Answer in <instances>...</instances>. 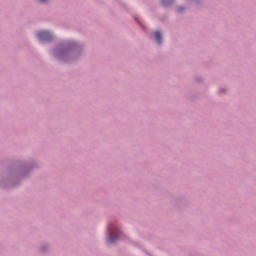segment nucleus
<instances>
[{
    "label": "nucleus",
    "mask_w": 256,
    "mask_h": 256,
    "mask_svg": "<svg viewBox=\"0 0 256 256\" xmlns=\"http://www.w3.org/2000/svg\"><path fill=\"white\" fill-rule=\"evenodd\" d=\"M37 37L40 39V41H51L52 39L51 33L49 31H40L37 33Z\"/></svg>",
    "instance_id": "nucleus-1"
},
{
    "label": "nucleus",
    "mask_w": 256,
    "mask_h": 256,
    "mask_svg": "<svg viewBox=\"0 0 256 256\" xmlns=\"http://www.w3.org/2000/svg\"><path fill=\"white\" fill-rule=\"evenodd\" d=\"M154 37H155L156 42H157L159 45H161V43H163V38H162V36H161V32L155 31V32H154Z\"/></svg>",
    "instance_id": "nucleus-2"
},
{
    "label": "nucleus",
    "mask_w": 256,
    "mask_h": 256,
    "mask_svg": "<svg viewBox=\"0 0 256 256\" xmlns=\"http://www.w3.org/2000/svg\"><path fill=\"white\" fill-rule=\"evenodd\" d=\"M113 233H115V231H110L108 243H115V241H117V236H113Z\"/></svg>",
    "instance_id": "nucleus-3"
},
{
    "label": "nucleus",
    "mask_w": 256,
    "mask_h": 256,
    "mask_svg": "<svg viewBox=\"0 0 256 256\" xmlns=\"http://www.w3.org/2000/svg\"><path fill=\"white\" fill-rule=\"evenodd\" d=\"M163 5H171L173 3V0H162Z\"/></svg>",
    "instance_id": "nucleus-4"
},
{
    "label": "nucleus",
    "mask_w": 256,
    "mask_h": 256,
    "mask_svg": "<svg viewBox=\"0 0 256 256\" xmlns=\"http://www.w3.org/2000/svg\"><path fill=\"white\" fill-rule=\"evenodd\" d=\"M41 3H45V1H47V0H39Z\"/></svg>",
    "instance_id": "nucleus-5"
},
{
    "label": "nucleus",
    "mask_w": 256,
    "mask_h": 256,
    "mask_svg": "<svg viewBox=\"0 0 256 256\" xmlns=\"http://www.w3.org/2000/svg\"><path fill=\"white\" fill-rule=\"evenodd\" d=\"M178 11H183V8H179Z\"/></svg>",
    "instance_id": "nucleus-6"
}]
</instances>
